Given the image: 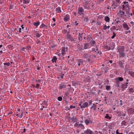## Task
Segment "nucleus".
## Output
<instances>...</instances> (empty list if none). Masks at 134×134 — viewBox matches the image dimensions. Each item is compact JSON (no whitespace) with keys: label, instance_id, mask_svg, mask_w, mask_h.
Returning a JSON list of instances; mask_svg holds the SVG:
<instances>
[{"label":"nucleus","instance_id":"34","mask_svg":"<svg viewBox=\"0 0 134 134\" xmlns=\"http://www.w3.org/2000/svg\"><path fill=\"white\" fill-rule=\"evenodd\" d=\"M40 86L39 84H37L35 85H33V87H36L37 88H38V87Z\"/></svg>","mask_w":134,"mask_h":134},{"label":"nucleus","instance_id":"64","mask_svg":"<svg viewBox=\"0 0 134 134\" xmlns=\"http://www.w3.org/2000/svg\"><path fill=\"white\" fill-rule=\"evenodd\" d=\"M99 132L100 133V134H103L100 131H99Z\"/></svg>","mask_w":134,"mask_h":134},{"label":"nucleus","instance_id":"57","mask_svg":"<svg viewBox=\"0 0 134 134\" xmlns=\"http://www.w3.org/2000/svg\"><path fill=\"white\" fill-rule=\"evenodd\" d=\"M92 108H93L94 110H96V108L95 107H92Z\"/></svg>","mask_w":134,"mask_h":134},{"label":"nucleus","instance_id":"11","mask_svg":"<svg viewBox=\"0 0 134 134\" xmlns=\"http://www.w3.org/2000/svg\"><path fill=\"white\" fill-rule=\"evenodd\" d=\"M84 132L85 134H92L93 132L90 129H87Z\"/></svg>","mask_w":134,"mask_h":134},{"label":"nucleus","instance_id":"9","mask_svg":"<svg viewBox=\"0 0 134 134\" xmlns=\"http://www.w3.org/2000/svg\"><path fill=\"white\" fill-rule=\"evenodd\" d=\"M124 47L123 46H121L119 47L118 48V51L119 53L123 52L124 51Z\"/></svg>","mask_w":134,"mask_h":134},{"label":"nucleus","instance_id":"44","mask_svg":"<svg viewBox=\"0 0 134 134\" xmlns=\"http://www.w3.org/2000/svg\"><path fill=\"white\" fill-rule=\"evenodd\" d=\"M107 29V26L106 25H105L104 26L103 29L104 30H105L106 29Z\"/></svg>","mask_w":134,"mask_h":134},{"label":"nucleus","instance_id":"16","mask_svg":"<svg viewBox=\"0 0 134 134\" xmlns=\"http://www.w3.org/2000/svg\"><path fill=\"white\" fill-rule=\"evenodd\" d=\"M88 4V3L87 2H85L83 3V6L85 7L87 9H88L89 8Z\"/></svg>","mask_w":134,"mask_h":134},{"label":"nucleus","instance_id":"52","mask_svg":"<svg viewBox=\"0 0 134 134\" xmlns=\"http://www.w3.org/2000/svg\"><path fill=\"white\" fill-rule=\"evenodd\" d=\"M128 134H134V133L132 132H129Z\"/></svg>","mask_w":134,"mask_h":134},{"label":"nucleus","instance_id":"23","mask_svg":"<svg viewBox=\"0 0 134 134\" xmlns=\"http://www.w3.org/2000/svg\"><path fill=\"white\" fill-rule=\"evenodd\" d=\"M56 11L58 13H60L61 12V8L60 7H58L56 9Z\"/></svg>","mask_w":134,"mask_h":134},{"label":"nucleus","instance_id":"54","mask_svg":"<svg viewBox=\"0 0 134 134\" xmlns=\"http://www.w3.org/2000/svg\"><path fill=\"white\" fill-rule=\"evenodd\" d=\"M23 25H22L21 26V27L23 29L24 28V27L23 26Z\"/></svg>","mask_w":134,"mask_h":134},{"label":"nucleus","instance_id":"22","mask_svg":"<svg viewBox=\"0 0 134 134\" xmlns=\"http://www.w3.org/2000/svg\"><path fill=\"white\" fill-rule=\"evenodd\" d=\"M41 35V34L38 31H37L36 33V37H39Z\"/></svg>","mask_w":134,"mask_h":134},{"label":"nucleus","instance_id":"6","mask_svg":"<svg viewBox=\"0 0 134 134\" xmlns=\"http://www.w3.org/2000/svg\"><path fill=\"white\" fill-rule=\"evenodd\" d=\"M84 122L87 125H88L89 124H92V121H91L90 118H88L85 119Z\"/></svg>","mask_w":134,"mask_h":134},{"label":"nucleus","instance_id":"46","mask_svg":"<svg viewBox=\"0 0 134 134\" xmlns=\"http://www.w3.org/2000/svg\"><path fill=\"white\" fill-rule=\"evenodd\" d=\"M116 2L118 4H119L121 3V2L120 0H115Z\"/></svg>","mask_w":134,"mask_h":134},{"label":"nucleus","instance_id":"40","mask_svg":"<svg viewBox=\"0 0 134 134\" xmlns=\"http://www.w3.org/2000/svg\"><path fill=\"white\" fill-rule=\"evenodd\" d=\"M83 49L81 47H79L78 48V50L79 51H81Z\"/></svg>","mask_w":134,"mask_h":134},{"label":"nucleus","instance_id":"21","mask_svg":"<svg viewBox=\"0 0 134 134\" xmlns=\"http://www.w3.org/2000/svg\"><path fill=\"white\" fill-rule=\"evenodd\" d=\"M110 19L108 16H105L104 17V20L107 22L109 23Z\"/></svg>","mask_w":134,"mask_h":134},{"label":"nucleus","instance_id":"25","mask_svg":"<svg viewBox=\"0 0 134 134\" xmlns=\"http://www.w3.org/2000/svg\"><path fill=\"white\" fill-rule=\"evenodd\" d=\"M119 54L120 57H124L125 56V54L123 52L120 53Z\"/></svg>","mask_w":134,"mask_h":134},{"label":"nucleus","instance_id":"8","mask_svg":"<svg viewBox=\"0 0 134 134\" xmlns=\"http://www.w3.org/2000/svg\"><path fill=\"white\" fill-rule=\"evenodd\" d=\"M128 84V83L127 82L126 83H124L122 84L121 87V89L122 91H124L125 89L127 87V84Z\"/></svg>","mask_w":134,"mask_h":134},{"label":"nucleus","instance_id":"13","mask_svg":"<svg viewBox=\"0 0 134 134\" xmlns=\"http://www.w3.org/2000/svg\"><path fill=\"white\" fill-rule=\"evenodd\" d=\"M88 103L87 102H85L82 104V106L81 107L83 108H86L88 107Z\"/></svg>","mask_w":134,"mask_h":134},{"label":"nucleus","instance_id":"50","mask_svg":"<svg viewBox=\"0 0 134 134\" xmlns=\"http://www.w3.org/2000/svg\"><path fill=\"white\" fill-rule=\"evenodd\" d=\"M13 6L11 5L9 7V9H13Z\"/></svg>","mask_w":134,"mask_h":134},{"label":"nucleus","instance_id":"1","mask_svg":"<svg viewBox=\"0 0 134 134\" xmlns=\"http://www.w3.org/2000/svg\"><path fill=\"white\" fill-rule=\"evenodd\" d=\"M122 9L123 10H127L129 9V5L127 2L124 1L122 3Z\"/></svg>","mask_w":134,"mask_h":134},{"label":"nucleus","instance_id":"17","mask_svg":"<svg viewBox=\"0 0 134 134\" xmlns=\"http://www.w3.org/2000/svg\"><path fill=\"white\" fill-rule=\"evenodd\" d=\"M90 46H89V44L87 43H85L84 44V48L85 49L90 48Z\"/></svg>","mask_w":134,"mask_h":134},{"label":"nucleus","instance_id":"51","mask_svg":"<svg viewBox=\"0 0 134 134\" xmlns=\"http://www.w3.org/2000/svg\"><path fill=\"white\" fill-rule=\"evenodd\" d=\"M18 30H19V32H21V28H19L18 29Z\"/></svg>","mask_w":134,"mask_h":134},{"label":"nucleus","instance_id":"59","mask_svg":"<svg viewBox=\"0 0 134 134\" xmlns=\"http://www.w3.org/2000/svg\"><path fill=\"white\" fill-rule=\"evenodd\" d=\"M92 43L93 44H94L95 43V41H93L92 42Z\"/></svg>","mask_w":134,"mask_h":134},{"label":"nucleus","instance_id":"15","mask_svg":"<svg viewBox=\"0 0 134 134\" xmlns=\"http://www.w3.org/2000/svg\"><path fill=\"white\" fill-rule=\"evenodd\" d=\"M40 22L39 21H37L36 22L34 23L33 24L36 27V28L38 27V26L40 25Z\"/></svg>","mask_w":134,"mask_h":134},{"label":"nucleus","instance_id":"36","mask_svg":"<svg viewBox=\"0 0 134 134\" xmlns=\"http://www.w3.org/2000/svg\"><path fill=\"white\" fill-rule=\"evenodd\" d=\"M58 100L59 101H61L62 100V98L61 97H59L58 98Z\"/></svg>","mask_w":134,"mask_h":134},{"label":"nucleus","instance_id":"35","mask_svg":"<svg viewBox=\"0 0 134 134\" xmlns=\"http://www.w3.org/2000/svg\"><path fill=\"white\" fill-rule=\"evenodd\" d=\"M64 75V74H60L59 76L62 79H63V78Z\"/></svg>","mask_w":134,"mask_h":134},{"label":"nucleus","instance_id":"48","mask_svg":"<svg viewBox=\"0 0 134 134\" xmlns=\"http://www.w3.org/2000/svg\"><path fill=\"white\" fill-rule=\"evenodd\" d=\"M79 35H80V34H79ZM82 38V37L81 36H80V35H79V37L78 38V39L79 40H81Z\"/></svg>","mask_w":134,"mask_h":134},{"label":"nucleus","instance_id":"30","mask_svg":"<svg viewBox=\"0 0 134 134\" xmlns=\"http://www.w3.org/2000/svg\"><path fill=\"white\" fill-rule=\"evenodd\" d=\"M3 64L4 66H9L10 65V63L9 62L4 63Z\"/></svg>","mask_w":134,"mask_h":134},{"label":"nucleus","instance_id":"53","mask_svg":"<svg viewBox=\"0 0 134 134\" xmlns=\"http://www.w3.org/2000/svg\"><path fill=\"white\" fill-rule=\"evenodd\" d=\"M55 25V23H54L53 24H52L51 25V26L52 27H54Z\"/></svg>","mask_w":134,"mask_h":134},{"label":"nucleus","instance_id":"55","mask_svg":"<svg viewBox=\"0 0 134 134\" xmlns=\"http://www.w3.org/2000/svg\"><path fill=\"white\" fill-rule=\"evenodd\" d=\"M79 24L78 23H77V21H76L75 22V25H78Z\"/></svg>","mask_w":134,"mask_h":134},{"label":"nucleus","instance_id":"62","mask_svg":"<svg viewBox=\"0 0 134 134\" xmlns=\"http://www.w3.org/2000/svg\"><path fill=\"white\" fill-rule=\"evenodd\" d=\"M110 27V26H107V29H109Z\"/></svg>","mask_w":134,"mask_h":134},{"label":"nucleus","instance_id":"61","mask_svg":"<svg viewBox=\"0 0 134 134\" xmlns=\"http://www.w3.org/2000/svg\"><path fill=\"white\" fill-rule=\"evenodd\" d=\"M20 109H18L17 111H20Z\"/></svg>","mask_w":134,"mask_h":134},{"label":"nucleus","instance_id":"63","mask_svg":"<svg viewBox=\"0 0 134 134\" xmlns=\"http://www.w3.org/2000/svg\"><path fill=\"white\" fill-rule=\"evenodd\" d=\"M122 11H121V10H120L119 11V13H122Z\"/></svg>","mask_w":134,"mask_h":134},{"label":"nucleus","instance_id":"32","mask_svg":"<svg viewBox=\"0 0 134 134\" xmlns=\"http://www.w3.org/2000/svg\"><path fill=\"white\" fill-rule=\"evenodd\" d=\"M23 3H29V2L28 0H24Z\"/></svg>","mask_w":134,"mask_h":134},{"label":"nucleus","instance_id":"28","mask_svg":"<svg viewBox=\"0 0 134 134\" xmlns=\"http://www.w3.org/2000/svg\"><path fill=\"white\" fill-rule=\"evenodd\" d=\"M129 91L131 93H132L134 92V89L132 88H130L129 89Z\"/></svg>","mask_w":134,"mask_h":134},{"label":"nucleus","instance_id":"5","mask_svg":"<svg viewBox=\"0 0 134 134\" xmlns=\"http://www.w3.org/2000/svg\"><path fill=\"white\" fill-rule=\"evenodd\" d=\"M68 48L67 47H63L62 49V54L63 55H65L66 52L67 51Z\"/></svg>","mask_w":134,"mask_h":134},{"label":"nucleus","instance_id":"10","mask_svg":"<svg viewBox=\"0 0 134 134\" xmlns=\"http://www.w3.org/2000/svg\"><path fill=\"white\" fill-rule=\"evenodd\" d=\"M83 61L82 59H79L77 60V64L78 66H83Z\"/></svg>","mask_w":134,"mask_h":134},{"label":"nucleus","instance_id":"19","mask_svg":"<svg viewBox=\"0 0 134 134\" xmlns=\"http://www.w3.org/2000/svg\"><path fill=\"white\" fill-rule=\"evenodd\" d=\"M134 111L133 109L132 108H129L128 109V111L129 113H133Z\"/></svg>","mask_w":134,"mask_h":134},{"label":"nucleus","instance_id":"24","mask_svg":"<svg viewBox=\"0 0 134 134\" xmlns=\"http://www.w3.org/2000/svg\"><path fill=\"white\" fill-rule=\"evenodd\" d=\"M71 120L72 122H75L77 121L76 117H73L71 118Z\"/></svg>","mask_w":134,"mask_h":134},{"label":"nucleus","instance_id":"27","mask_svg":"<svg viewBox=\"0 0 134 134\" xmlns=\"http://www.w3.org/2000/svg\"><path fill=\"white\" fill-rule=\"evenodd\" d=\"M105 117V118H106L107 119H108L109 120L111 118V117L110 116H109V114H106Z\"/></svg>","mask_w":134,"mask_h":134},{"label":"nucleus","instance_id":"31","mask_svg":"<svg viewBox=\"0 0 134 134\" xmlns=\"http://www.w3.org/2000/svg\"><path fill=\"white\" fill-rule=\"evenodd\" d=\"M119 64L121 68L122 67L123 64L121 61H119Z\"/></svg>","mask_w":134,"mask_h":134},{"label":"nucleus","instance_id":"45","mask_svg":"<svg viewBox=\"0 0 134 134\" xmlns=\"http://www.w3.org/2000/svg\"><path fill=\"white\" fill-rule=\"evenodd\" d=\"M97 50V49L96 48H92V51H94L96 52Z\"/></svg>","mask_w":134,"mask_h":134},{"label":"nucleus","instance_id":"60","mask_svg":"<svg viewBox=\"0 0 134 134\" xmlns=\"http://www.w3.org/2000/svg\"><path fill=\"white\" fill-rule=\"evenodd\" d=\"M122 14H121L122 15H124V14L125 13V12H123V11H122Z\"/></svg>","mask_w":134,"mask_h":134},{"label":"nucleus","instance_id":"41","mask_svg":"<svg viewBox=\"0 0 134 134\" xmlns=\"http://www.w3.org/2000/svg\"><path fill=\"white\" fill-rule=\"evenodd\" d=\"M23 112H22L21 113L19 117V118H22V117H23Z\"/></svg>","mask_w":134,"mask_h":134},{"label":"nucleus","instance_id":"2","mask_svg":"<svg viewBox=\"0 0 134 134\" xmlns=\"http://www.w3.org/2000/svg\"><path fill=\"white\" fill-rule=\"evenodd\" d=\"M115 80H116V84L117 86L119 87V84L120 83V82L123 80V78L121 77H118L116 78Z\"/></svg>","mask_w":134,"mask_h":134},{"label":"nucleus","instance_id":"7","mask_svg":"<svg viewBox=\"0 0 134 134\" xmlns=\"http://www.w3.org/2000/svg\"><path fill=\"white\" fill-rule=\"evenodd\" d=\"M63 19L65 22H67L70 19V15L69 14L66 15L64 16Z\"/></svg>","mask_w":134,"mask_h":134},{"label":"nucleus","instance_id":"43","mask_svg":"<svg viewBox=\"0 0 134 134\" xmlns=\"http://www.w3.org/2000/svg\"><path fill=\"white\" fill-rule=\"evenodd\" d=\"M82 102H80V103H79V105L80 106V108L81 109H82L83 108H82V107H81L82 106Z\"/></svg>","mask_w":134,"mask_h":134},{"label":"nucleus","instance_id":"14","mask_svg":"<svg viewBox=\"0 0 134 134\" xmlns=\"http://www.w3.org/2000/svg\"><path fill=\"white\" fill-rule=\"evenodd\" d=\"M123 26L124 28L126 30H128L129 29V27L127 24L126 23H124L123 24Z\"/></svg>","mask_w":134,"mask_h":134},{"label":"nucleus","instance_id":"58","mask_svg":"<svg viewBox=\"0 0 134 134\" xmlns=\"http://www.w3.org/2000/svg\"><path fill=\"white\" fill-rule=\"evenodd\" d=\"M130 23L131 24H132V25H133V24H134V23L132 21H131L130 22Z\"/></svg>","mask_w":134,"mask_h":134},{"label":"nucleus","instance_id":"47","mask_svg":"<svg viewBox=\"0 0 134 134\" xmlns=\"http://www.w3.org/2000/svg\"><path fill=\"white\" fill-rule=\"evenodd\" d=\"M116 134H122V133H119L118 132V130H117L116 131Z\"/></svg>","mask_w":134,"mask_h":134},{"label":"nucleus","instance_id":"4","mask_svg":"<svg viewBox=\"0 0 134 134\" xmlns=\"http://www.w3.org/2000/svg\"><path fill=\"white\" fill-rule=\"evenodd\" d=\"M78 13L80 15L83 14V13L84 12V10L83 8L82 7H79L78 8Z\"/></svg>","mask_w":134,"mask_h":134},{"label":"nucleus","instance_id":"20","mask_svg":"<svg viewBox=\"0 0 134 134\" xmlns=\"http://www.w3.org/2000/svg\"><path fill=\"white\" fill-rule=\"evenodd\" d=\"M29 48H27V47H24L22 48L21 49V51H24L25 52H27L28 50H29Z\"/></svg>","mask_w":134,"mask_h":134},{"label":"nucleus","instance_id":"29","mask_svg":"<svg viewBox=\"0 0 134 134\" xmlns=\"http://www.w3.org/2000/svg\"><path fill=\"white\" fill-rule=\"evenodd\" d=\"M129 74L132 76H134V72L131 71L129 72Z\"/></svg>","mask_w":134,"mask_h":134},{"label":"nucleus","instance_id":"38","mask_svg":"<svg viewBox=\"0 0 134 134\" xmlns=\"http://www.w3.org/2000/svg\"><path fill=\"white\" fill-rule=\"evenodd\" d=\"M106 88L107 90H109L110 88V86L108 85L106 86Z\"/></svg>","mask_w":134,"mask_h":134},{"label":"nucleus","instance_id":"26","mask_svg":"<svg viewBox=\"0 0 134 134\" xmlns=\"http://www.w3.org/2000/svg\"><path fill=\"white\" fill-rule=\"evenodd\" d=\"M66 86L65 85H60L59 86V90H61L62 88H65L66 87Z\"/></svg>","mask_w":134,"mask_h":134},{"label":"nucleus","instance_id":"49","mask_svg":"<svg viewBox=\"0 0 134 134\" xmlns=\"http://www.w3.org/2000/svg\"><path fill=\"white\" fill-rule=\"evenodd\" d=\"M92 101L91 100L89 102V104L90 105H91L92 104Z\"/></svg>","mask_w":134,"mask_h":134},{"label":"nucleus","instance_id":"33","mask_svg":"<svg viewBox=\"0 0 134 134\" xmlns=\"http://www.w3.org/2000/svg\"><path fill=\"white\" fill-rule=\"evenodd\" d=\"M113 3L112 4V5H114L115 7H114V8H115L116 7H116L118 5V4H115V2L114 1L113 2Z\"/></svg>","mask_w":134,"mask_h":134},{"label":"nucleus","instance_id":"18","mask_svg":"<svg viewBox=\"0 0 134 134\" xmlns=\"http://www.w3.org/2000/svg\"><path fill=\"white\" fill-rule=\"evenodd\" d=\"M57 59V58L55 56H54L53 57L52 60V62L53 63H56Z\"/></svg>","mask_w":134,"mask_h":134},{"label":"nucleus","instance_id":"39","mask_svg":"<svg viewBox=\"0 0 134 134\" xmlns=\"http://www.w3.org/2000/svg\"><path fill=\"white\" fill-rule=\"evenodd\" d=\"M83 57L84 58H86L88 57V55L87 54H84L83 55Z\"/></svg>","mask_w":134,"mask_h":134},{"label":"nucleus","instance_id":"42","mask_svg":"<svg viewBox=\"0 0 134 134\" xmlns=\"http://www.w3.org/2000/svg\"><path fill=\"white\" fill-rule=\"evenodd\" d=\"M70 108L71 109H74L75 108V106H73L72 105H71L70 106Z\"/></svg>","mask_w":134,"mask_h":134},{"label":"nucleus","instance_id":"56","mask_svg":"<svg viewBox=\"0 0 134 134\" xmlns=\"http://www.w3.org/2000/svg\"><path fill=\"white\" fill-rule=\"evenodd\" d=\"M52 20H53V21H54V22H55V18H53V19H52Z\"/></svg>","mask_w":134,"mask_h":134},{"label":"nucleus","instance_id":"37","mask_svg":"<svg viewBox=\"0 0 134 134\" xmlns=\"http://www.w3.org/2000/svg\"><path fill=\"white\" fill-rule=\"evenodd\" d=\"M113 36L111 37V38L113 39V38H114L116 34L114 32H113Z\"/></svg>","mask_w":134,"mask_h":134},{"label":"nucleus","instance_id":"12","mask_svg":"<svg viewBox=\"0 0 134 134\" xmlns=\"http://www.w3.org/2000/svg\"><path fill=\"white\" fill-rule=\"evenodd\" d=\"M40 29H48V26L44 24L43 23H42L41 25L40 26Z\"/></svg>","mask_w":134,"mask_h":134},{"label":"nucleus","instance_id":"3","mask_svg":"<svg viewBox=\"0 0 134 134\" xmlns=\"http://www.w3.org/2000/svg\"><path fill=\"white\" fill-rule=\"evenodd\" d=\"M74 126L75 127H80L82 129L85 128L84 126L82 124H79L78 122H76L74 124Z\"/></svg>","mask_w":134,"mask_h":134}]
</instances>
